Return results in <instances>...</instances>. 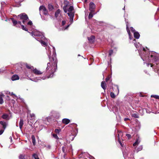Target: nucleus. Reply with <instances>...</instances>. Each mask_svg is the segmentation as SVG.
Listing matches in <instances>:
<instances>
[{"instance_id":"f257e3e1","label":"nucleus","mask_w":159,"mask_h":159,"mask_svg":"<svg viewBox=\"0 0 159 159\" xmlns=\"http://www.w3.org/2000/svg\"><path fill=\"white\" fill-rule=\"evenodd\" d=\"M49 58L50 61L52 63V65L53 66L52 69V72L53 74L55 71L57 66V61L56 57V54H53L51 57L49 56Z\"/></svg>"},{"instance_id":"f03ea898","label":"nucleus","mask_w":159,"mask_h":159,"mask_svg":"<svg viewBox=\"0 0 159 159\" xmlns=\"http://www.w3.org/2000/svg\"><path fill=\"white\" fill-rule=\"evenodd\" d=\"M10 19L11 20L13 23V25L17 27L20 28L21 26V28L23 30L28 31V30L24 25H21V22L20 21H18L13 18H11Z\"/></svg>"},{"instance_id":"7ed1b4c3","label":"nucleus","mask_w":159,"mask_h":159,"mask_svg":"<svg viewBox=\"0 0 159 159\" xmlns=\"http://www.w3.org/2000/svg\"><path fill=\"white\" fill-rule=\"evenodd\" d=\"M16 19H20L21 20H28L29 19V17L25 13H22L17 16H15Z\"/></svg>"},{"instance_id":"20e7f679","label":"nucleus","mask_w":159,"mask_h":159,"mask_svg":"<svg viewBox=\"0 0 159 159\" xmlns=\"http://www.w3.org/2000/svg\"><path fill=\"white\" fill-rule=\"evenodd\" d=\"M39 11L40 12L42 10L43 13L44 15H48V10L46 7L44 6H40L39 7Z\"/></svg>"},{"instance_id":"39448f33","label":"nucleus","mask_w":159,"mask_h":159,"mask_svg":"<svg viewBox=\"0 0 159 159\" xmlns=\"http://www.w3.org/2000/svg\"><path fill=\"white\" fill-rule=\"evenodd\" d=\"M95 8V4L92 2H90L89 5V10L92 12H93L94 11Z\"/></svg>"},{"instance_id":"423d86ee","label":"nucleus","mask_w":159,"mask_h":159,"mask_svg":"<svg viewBox=\"0 0 159 159\" xmlns=\"http://www.w3.org/2000/svg\"><path fill=\"white\" fill-rule=\"evenodd\" d=\"M88 39L89 42L90 43H92L94 41L95 37L94 35H92L90 37H88Z\"/></svg>"},{"instance_id":"0eeeda50","label":"nucleus","mask_w":159,"mask_h":159,"mask_svg":"<svg viewBox=\"0 0 159 159\" xmlns=\"http://www.w3.org/2000/svg\"><path fill=\"white\" fill-rule=\"evenodd\" d=\"M33 72L35 74L39 75L42 74V72H41L39 70H38L36 68L34 69L33 70Z\"/></svg>"},{"instance_id":"6e6552de","label":"nucleus","mask_w":159,"mask_h":159,"mask_svg":"<svg viewBox=\"0 0 159 159\" xmlns=\"http://www.w3.org/2000/svg\"><path fill=\"white\" fill-rule=\"evenodd\" d=\"M2 118L4 119H5L6 120H8L9 119V115L7 114H5V113H4L2 114Z\"/></svg>"},{"instance_id":"1a4fd4ad","label":"nucleus","mask_w":159,"mask_h":159,"mask_svg":"<svg viewBox=\"0 0 159 159\" xmlns=\"http://www.w3.org/2000/svg\"><path fill=\"white\" fill-rule=\"evenodd\" d=\"M0 124L2 125V128L4 129H6L7 125V124L6 122L3 121H0Z\"/></svg>"},{"instance_id":"9d476101","label":"nucleus","mask_w":159,"mask_h":159,"mask_svg":"<svg viewBox=\"0 0 159 159\" xmlns=\"http://www.w3.org/2000/svg\"><path fill=\"white\" fill-rule=\"evenodd\" d=\"M62 122L63 123L67 125L70 122V120L68 119L64 118L62 119Z\"/></svg>"},{"instance_id":"9b49d317","label":"nucleus","mask_w":159,"mask_h":159,"mask_svg":"<svg viewBox=\"0 0 159 159\" xmlns=\"http://www.w3.org/2000/svg\"><path fill=\"white\" fill-rule=\"evenodd\" d=\"M67 14L69 16L70 18L72 20L74 16L75 12H69L67 13Z\"/></svg>"},{"instance_id":"f8f14e48","label":"nucleus","mask_w":159,"mask_h":159,"mask_svg":"<svg viewBox=\"0 0 159 159\" xmlns=\"http://www.w3.org/2000/svg\"><path fill=\"white\" fill-rule=\"evenodd\" d=\"M19 76L16 75H13L11 77V80L13 81L19 79Z\"/></svg>"},{"instance_id":"ddd939ff","label":"nucleus","mask_w":159,"mask_h":159,"mask_svg":"<svg viewBox=\"0 0 159 159\" xmlns=\"http://www.w3.org/2000/svg\"><path fill=\"white\" fill-rule=\"evenodd\" d=\"M134 37L136 39H138L140 37V34L138 32H135L134 33Z\"/></svg>"},{"instance_id":"4468645a","label":"nucleus","mask_w":159,"mask_h":159,"mask_svg":"<svg viewBox=\"0 0 159 159\" xmlns=\"http://www.w3.org/2000/svg\"><path fill=\"white\" fill-rule=\"evenodd\" d=\"M24 120L23 119H20L19 122V127L20 129H21L22 128L23 125Z\"/></svg>"},{"instance_id":"2eb2a0df","label":"nucleus","mask_w":159,"mask_h":159,"mask_svg":"<svg viewBox=\"0 0 159 159\" xmlns=\"http://www.w3.org/2000/svg\"><path fill=\"white\" fill-rule=\"evenodd\" d=\"M61 12V10L59 9H57L55 13V16L56 18H57L58 17L59 14Z\"/></svg>"},{"instance_id":"dca6fc26","label":"nucleus","mask_w":159,"mask_h":159,"mask_svg":"<svg viewBox=\"0 0 159 159\" xmlns=\"http://www.w3.org/2000/svg\"><path fill=\"white\" fill-rule=\"evenodd\" d=\"M101 87L104 90H105L106 88V85L104 81H102L101 83Z\"/></svg>"},{"instance_id":"f3484780","label":"nucleus","mask_w":159,"mask_h":159,"mask_svg":"<svg viewBox=\"0 0 159 159\" xmlns=\"http://www.w3.org/2000/svg\"><path fill=\"white\" fill-rule=\"evenodd\" d=\"M31 34L32 36H40L39 34L37 33V32H32L31 33Z\"/></svg>"},{"instance_id":"a211bd4d","label":"nucleus","mask_w":159,"mask_h":159,"mask_svg":"<svg viewBox=\"0 0 159 159\" xmlns=\"http://www.w3.org/2000/svg\"><path fill=\"white\" fill-rule=\"evenodd\" d=\"M48 8L50 11L54 9V7L52 5L50 4H49L48 5Z\"/></svg>"},{"instance_id":"6ab92c4d","label":"nucleus","mask_w":159,"mask_h":159,"mask_svg":"<svg viewBox=\"0 0 159 159\" xmlns=\"http://www.w3.org/2000/svg\"><path fill=\"white\" fill-rule=\"evenodd\" d=\"M140 140L139 138H138L136 140L135 142L133 143V145L134 146H135L136 145H138L140 142Z\"/></svg>"},{"instance_id":"aec40b11","label":"nucleus","mask_w":159,"mask_h":159,"mask_svg":"<svg viewBox=\"0 0 159 159\" xmlns=\"http://www.w3.org/2000/svg\"><path fill=\"white\" fill-rule=\"evenodd\" d=\"M126 30H127V31L128 32V35H129V39H132V38L131 37V36L130 35V30L128 28L127 24H126Z\"/></svg>"},{"instance_id":"412c9836","label":"nucleus","mask_w":159,"mask_h":159,"mask_svg":"<svg viewBox=\"0 0 159 159\" xmlns=\"http://www.w3.org/2000/svg\"><path fill=\"white\" fill-rule=\"evenodd\" d=\"M74 10V8L73 6H70L67 9V11L69 12H75L73 11Z\"/></svg>"},{"instance_id":"4be33fe9","label":"nucleus","mask_w":159,"mask_h":159,"mask_svg":"<svg viewBox=\"0 0 159 159\" xmlns=\"http://www.w3.org/2000/svg\"><path fill=\"white\" fill-rule=\"evenodd\" d=\"M31 139H32V142L33 145L34 146L35 145V138L34 136V135H32L31 136Z\"/></svg>"},{"instance_id":"5701e85b","label":"nucleus","mask_w":159,"mask_h":159,"mask_svg":"<svg viewBox=\"0 0 159 159\" xmlns=\"http://www.w3.org/2000/svg\"><path fill=\"white\" fill-rule=\"evenodd\" d=\"M4 96L3 94L0 95V104H2L4 102V101L2 97Z\"/></svg>"},{"instance_id":"b1692460","label":"nucleus","mask_w":159,"mask_h":159,"mask_svg":"<svg viewBox=\"0 0 159 159\" xmlns=\"http://www.w3.org/2000/svg\"><path fill=\"white\" fill-rule=\"evenodd\" d=\"M25 65L26 68L28 69L32 70L34 68V67L33 66H31L30 65L27 63H26Z\"/></svg>"},{"instance_id":"393cba45","label":"nucleus","mask_w":159,"mask_h":159,"mask_svg":"<svg viewBox=\"0 0 159 159\" xmlns=\"http://www.w3.org/2000/svg\"><path fill=\"white\" fill-rule=\"evenodd\" d=\"M25 154H20L19 156V159H25Z\"/></svg>"},{"instance_id":"a878e982","label":"nucleus","mask_w":159,"mask_h":159,"mask_svg":"<svg viewBox=\"0 0 159 159\" xmlns=\"http://www.w3.org/2000/svg\"><path fill=\"white\" fill-rule=\"evenodd\" d=\"M64 4L65 5L64 7H67L69 4V2L67 0H65L64 2Z\"/></svg>"},{"instance_id":"bb28decb","label":"nucleus","mask_w":159,"mask_h":159,"mask_svg":"<svg viewBox=\"0 0 159 159\" xmlns=\"http://www.w3.org/2000/svg\"><path fill=\"white\" fill-rule=\"evenodd\" d=\"M34 120H28V123L30 126H32V124L34 123Z\"/></svg>"},{"instance_id":"cd10ccee","label":"nucleus","mask_w":159,"mask_h":159,"mask_svg":"<svg viewBox=\"0 0 159 159\" xmlns=\"http://www.w3.org/2000/svg\"><path fill=\"white\" fill-rule=\"evenodd\" d=\"M32 156L35 159H39L37 154L34 153Z\"/></svg>"},{"instance_id":"c85d7f7f","label":"nucleus","mask_w":159,"mask_h":159,"mask_svg":"<svg viewBox=\"0 0 159 159\" xmlns=\"http://www.w3.org/2000/svg\"><path fill=\"white\" fill-rule=\"evenodd\" d=\"M132 117H133L134 118H139L138 115L136 113H134L132 114Z\"/></svg>"},{"instance_id":"c756f323","label":"nucleus","mask_w":159,"mask_h":159,"mask_svg":"<svg viewBox=\"0 0 159 159\" xmlns=\"http://www.w3.org/2000/svg\"><path fill=\"white\" fill-rule=\"evenodd\" d=\"M93 12H91L89 13L88 16L89 19H91L93 17Z\"/></svg>"},{"instance_id":"7c9ffc66","label":"nucleus","mask_w":159,"mask_h":159,"mask_svg":"<svg viewBox=\"0 0 159 159\" xmlns=\"http://www.w3.org/2000/svg\"><path fill=\"white\" fill-rule=\"evenodd\" d=\"M143 148V147L142 146H139L137 149H136V151H137V152H138L139 151H141L142 150Z\"/></svg>"},{"instance_id":"2f4dec72","label":"nucleus","mask_w":159,"mask_h":159,"mask_svg":"<svg viewBox=\"0 0 159 159\" xmlns=\"http://www.w3.org/2000/svg\"><path fill=\"white\" fill-rule=\"evenodd\" d=\"M52 135H53V136L54 137V138L56 139H58L59 138L57 134H52Z\"/></svg>"},{"instance_id":"473e14b6","label":"nucleus","mask_w":159,"mask_h":159,"mask_svg":"<svg viewBox=\"0 0 159 159\" xmlns=\"http://www.w3.org/2000/svg\"><path fill=\"white\" fill-rule=\"evenodd\" d=\"M113 53V50H110L109 51V56H111V55Z\"/></svg>"},{"instance_id":"72a5a7b5","label":"nucleus","mask_w":159,"mask_h":159,"mask_svg":"<svg viewBox=\"0 0 159 159\" xmlns=\"http://www.w3.org/2000/svg\"><path fill=\"white\" fill-rule=\"evenodd\" d=\"M51 66V63L50 62H48L47 64V67L46 69L48 70L50 67Z\"/></svg>"},{"instance_id":"f704fd0d","label":"nucleus","mask_w":159,"mask_h":159,"mask_svg":"<svg viewBox=\"0 0 159 159\" xmlns=\"http://www.w3.org/2000/svg\"><path fill=\"white\" fill-rule=\"evenodd\" d=\"M110 95H111V98H115V95L114 93L111 92L110 93Z\"/></svg>"},{"instance_id":"c9c22d12","label":"nucleus","mask_w":159,"mask_h":159,"mask_svg":"<svg viewBox=\"0 0 159 159\" xmlns=\"http://www.w3.org/2000/svg\"><path fill=\"white\" fill-rule=\"evenodd\" d=\"M67 7H63V9L64 10V11L65 13H66L67 11Z\"/></svg>"},{"instance_id":"e433bc0d","label":"nucleus","mask_w":159,"mask_h":159,"mask_svg":"<svg viewBox=\"0 0 159 159\" xmlns=\"http://www.w3.org/2000/svg\"><path fill=\"white\" fill-rule=\"evenodd\" d=\"M151 97H154L155 98L157 99H159V96L158 95H151Z\"/></svg>"},{"instance_id":"4c0bfd02","label":"nucleus","mask_w":159,"mask_h":159,"mask_svg":"<svg viewBox=\"0 0 159 159\" xmlns=\"http://www.w3.org/2000/svg\"><path fill=\"white\" fill-rule=\"evenodd\" d=\"M41 43H42V44L43 45H44V46H47V43L45 42L44 41H41Z\"/></svg>"},{"instance_id":"58836bf2","label":"nucleus","mask_w":159,"mask_h":159,"mask_svg":"<svg viewBox=\"0 0 159 159\" xmlns=\"http://www.w3.org/2000/svg\"><path fill=\"white\" fill-rule=\"evenodd\" d=\"M60 129H56L55 130V132L56 133H59L60 132Z\"/></svg>"},{"instance_id":"ea45409f","label":"nucleus","mask_w":159,"mask_h":159,"mask_svg":"<svg viewBox=\"0 0 159 159\" xmlns=\"http://www.w3.org/2000/svg\"><path fill=\"white\" fill-rule=\"evenodd\" d=\"M130 30H131V31L132 32H133V33H134V32H135L134 29L133 27H131L130 28Z\"/></svg>"},{"instance_id":"a19ab883","label":"nucleus","mask_w":159,"mask_h":159,"mask_svg":"<svg viewBox=\"0 0 159 159\" xmlns=\"http://www.w3.org/2000/svg\"><path fill=\"white\" fill-rule=\"evenodd\" d=\"M126 136L128 137V139H130L131 138V135L130 134H126Z\"/></svg>"},{"instance_id":"79ce46f5","label":"nucleus","mask_w":159,"mask_h":159,"mask_svg":"<svg viewBox=\"0 0 159 159\" xmlns=\"http://www.w3.org/2000/svg\"><path fill=\"white\" fill-rule=\"evenodd\" d=\"M33 23H32V22L31 21H29L28 23H27V24L29 25H32Z\"/></svg>"},{"instance_id":"37998d69","label":"nucleus","mask_w":159,"mask_h":159,"mask_svg":"<svg viewBox=\"0 0 159 159\" xmlns=\"http://www.w3.org/2000/svg\"><path fill=\"white\" fill-rule=\"evenodd\" d=\"M30 117H35V115L33 114H30Z\"/></svg>"},{"instance_id":"c03bdc74","label":"nucleus","mask_w":159,"mask_h":159,"mask_svg":"<svg viewBox=\"0 0 159 159\" xmlns=\"http://www.w3.org/2000/svg\"><path fill=\"white\" fill-rule=\"evenodd\" d=\"M100 26L102 25V24H103V26H106V24L105 23H103L102 22H101L100 21Z\"/></svg>"},{"instance_id":"a18cd8bd","label":"nucleus","mask_w":159,"mask_h":159,"mask_svg":"<svg viewBox=\"0 0 159 159\" xmlns=\"http://www.w3.org/2000/svg\"><path fill=\"white\" fill-rule=\"evenodd\" d=\"M90 61H91V64H92V62L93 61V58H92L91 57H90Z\"/></svg>"},{"instance_id":"49530a36","label":"nucleus","mask_w":159,"mask_h":159,"mask_svg":"<svg viewBox=\"0 0 159 159\" xmlns=\"http://www.w3.org/2000/svg\"><path fill=\"white\" fill-rule=\"evenodd\" d=\"M66 23V22L65 21L63 20L62 21V25H64Z\"/></svg>"},{"instance_id":"de8ad7c7","label":"nucleus","mask_w":159,"mask_h":159,"mask_svg":"<svg viewBox=\"0 0 159 159\" xmlns=\"http://www.w3.org/2000/svg\"><path fill=\"white\" fill-rule=\"evenodd\" d=\"M65 148L64 147H63L62 148V150L63 152L64 153L65 152Z\"/></svg>"},{"instance_id":"09e8293b","label":"nucleus","mask_w":159,"mask_h":159,"mask_svg":"<svg viewBox=\"0 0 159 159\" xmlns=\"http://www.w3.org/2000/svg\"><path fill=\"white\" fill-rule=\"evenodd\" d=\"M4 130L2 129L0 130V135L2 134Z\"/></svg>"},{"instance_id":"8fccbe9b","label":"nucleus","mask_w":159,"mask_h":159,"mask_svg":"<svg viewBox=\"0 0 159 159\" xmlns=\"http://www.w3.org/2000/svg\"><path fill=\"white\" fill-rule=\"evenodd\" d=\"M130 119L129 118H126L124 119V120L125 121H126L128 120H129Z\"/></svg>"},{"instance_id":"3c124183","label":"nucleus","mask_w":159,"mask_h":159,"mask_svg":"<svg viewBox=\"0 0 159 159\" xmlns=\"http://www.w3.org/2000/svg\"><path fill=\"white\" fill-rule=\"evenodd\" d=\"M118 141H119V142L121 146L122 147L123 145H122V144L121 142L120 141V140H119Z\"/></svg>"},{"instance_id":"603ef678","label":"nucleus","mask_w":159,"mask_h":159,"mask_svg":"<svg viewBox=\"0 0 159 159\" xmlns=\"http://www.w3.org/2000/svg\"><path fill=\"white\" fill-rule=\"evenodd\" d=\"M134 45L135 46L136 48H138V44H137V43H134Z\"/></svg>"},{"instance_id":"864d4df0","label":"nucleus","mask_w":159,"mask_h":159,"mask_svg":"<svg viewBox=\"0 0 159 159\" xmlns=\"http://www.w3.org/2000/svg\"><path fill=\"white\" fill-rule=\"evenodd\" d=\"M30 120H35V117H30Z\"/></svg>"},{"instance_id":"5fc2aeb1","label":"nucleus","mask_w":159,"mask_h":159,"mask_svg":"<svg viewBox=\"0 0 159 159\" xmlns=\"http://www.w3.org/2000/svg\"><path fill=\"white\" fill-rule=\"evenodd\" d=\"M22 20V23L23 24H25L26 20Z\"/></svg>"},{"instance_id":"6e6d98bb","label":"nucleus","mask_w":159,"mask_h":159,"mask_svg":"<svg viewBox=\"0 0 159 159\" xmlns=\"http://www.w3.org/2000/svg\"><path fill=\"white\" fill-rule=\"evenodd\" d=\"M11 96H15V97H16V96H15V94L13 93H11Z\"/></svg>"},{"instance_id":"4d7b16f0","label":"nucleus","mask_w":159,"mask_h":159,"mask_svg":"<svg viewBox=\"0 0 159 159\" xmlns=\"http://www.w3.org/2000/svg\"><path fill=\"white\" fill-rule=\"evenodd\" d=\"M70 21H73V18L72 19V20L71 19H70Z\"/></svg>"},{"instance_id":"13d9d810","label":"nucleus","mask_w":159,"mask_h":159,"mask_svg":"<svg viewBox=\"0 0 159 159\" xmlns=\"http://www.w3.org/2000/svg\"><path fill=\"white\" fill-rule=\"evenodd\" d=\"M48 147L49 148H50V147H51V146H50V145H49L48 146Z\"/></svg>"},{"instance_id":"bf43d9fd","label":"nucleus","mask_w":159,"mask_h":159,"mask_svg":"<svg viewBox=\"0 0 159 159\" xmlns=\"http://www.w3.org/2000/svg\"><path fill=\"white\" fill-rule=\"evenodd\" d=\"M69 26V25H68L66 26V29H67L68 27Z\"/></svg>"},{"instance_id":"052dcab7","label":"nucleus","mask_w":159,"mask_h":159,"mask_svg":"<svg viewBox=\"0 0 159 159\" xmlns=\"http://www.w3.org/2000/svg\"><path fill=\"white\" fill-rule=\"evenodd\" d=\"M123 10H125V7L123 8Z\"/></svg>"},{"instance_id":"680f3d73","label":"nucleus","mask_w":159,"mask_h":159,"mask_svg":"<svg viewBox=\"0 0 159 159\" xmlns=\"http://www.w3.org/2000/svg\"><path fill=\"white\" fill-rule=\"evenodd\" d=\"M108 80V78H107V79H106V81H107V80Z\"/></svg>"},{"instance_id":"e2e57ef3","label":"nucleus","mask_w":159,"mask_h":159,"mask_svg":"<svg viewBox=\"0 0 159 159\" xmlns=\"http://www.w3.org/2000/svg\"><path fill=\"white\" fill-rule=\"evenodd\" d=\"M74 125H75V126H76L77 125L76 124H74Z\"/></svg>"},{"instance_id":"0e129e2a","label":"nucleus","mask_w":159,"mask_h":159,"mask_svg":"<svg viewBox=\"0 0 159 159\" xmlns=\"http://www.w3.org/2000/svg\"><path fill=\"white\" fill-rule=\"evenodd\" d=\"M157 10L158 11H159V8H158Z\"/></svg>"},{"instance_id":"69168bd1","label":"nucleus","mask_w":159,"mask_h":159,"mask_svg":"<svg viewBox=\"0 0 159 159\" xmlns=\"http://www.w3.org/2000/svg\"><path fill=\"white\" fill-rule=\"evenodd\" d=\"M51 77V75H50V76L49 77Z\"/></svg>"},{"instance_id":"338daca9","label":"nucleus","mask_w":159,"mask_h":159,"mask_svg":"<svg viewBox=\"0 0 159 159\" xmlns=\"http://www.w3.org/2000/svg\"><path fill=\"white\" fill-rule=\"evenodd\" d=\"M78 56H80V55L79 54V55H78Z\"/></svg>"},{"instance_id":"774afa93","label":"nucleus","mask_w":159,"mask_h":159,"mask_svg":"<svg viewBox=\"0 0 159 159\" xmlns=\"http://www.w3.org/2000/svg\"><path fill=\"white\" fill-rule=\"evenodd\" d=\"M5 21H7V20H5Z\"/></svg>"}]
</instances>
